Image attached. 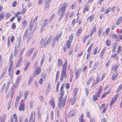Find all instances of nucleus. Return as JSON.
<instances>
[{"instance_id":"obj_18","label":"nucleus","mask_w":122,"mask_h":122,"mask_svg":"<svg viewBox=\"0 0 122 122\" xmlns=\"http://www.w3.org/2000/svg\"><path fill=\"white\" fill-rule=\"evenodd\" d=\"M97 30L96 27L95 26L91 30L90 32V36L91 37L94 33Z\"/></svg>"},{"instance_id":"obj_19","label":"nucleus","mask_w":122,"mask_h":122,"mask_svg":"<svg viewBox=\"0 0 122 122\" xmlns=\"http://www.w3.org/2000/svg\"><path fill=\"white\" fill-rule=\"evenodd\" d=\"M57 64L59 67L61 66L63 64V62L61 59L60 58L58 59Z\"/></svg>"},{"instance_id":"obj_33","label":"nucleus","mask_w":122,"mask_h":122,"mask_svg":"<svg viewBox=\"0 0 122 122\" xmlns=\"http://www.w3.org/2000/svg\"><path fill=\"white\" fill-rule=\"evenodd\" d=\"M6 117L4 116L3 117H0V122H5Z\"/></svg>"},{"instance_id":"obj_61","label":"nucleus","mask_w":122,"mask_h":122,"mask_svg":"<svg viewBox=\"0 0 122 122\" xmlns=\"http://www.w3.org/2000/svg\"><path fill=\"white\" fill-rule=\"evenodd\" d=\"M121 46H118V53H120L121 51Z\"/></svg>"},{"instance_id":"obj_30","label":"nucleus","mask_w":122,"mask_h":122,"mask_svg":"<svg viewBox=\"0 0 122 122\" xmlns=\"http://www.w3.org/2000/svg\"><path fill=\"white\" fill-rule=\"evenodd\" d=\"M82 28L80 27L79 29L77 30L76 33V36H78L81 32V31L82 30Z\"/></svg>"},{"instance_id":"obj_16","label":"nucleus","mask_w":122,"mask_h":122,"mask_svg":"<svg viewBox=\"0 0 122 122\" xmlns=\"http://www.w3.org/2000/svg\"><path fill=\"white\" fill-rule=\"evenodd\" d=\"M34 50V48L33 47L30 49L28 51L27 53L26 56L28 57L30 56L33 52Z\"/></svg>"},{"instance_id":"obj_24","label":"nucleus","mask_w":122,"mask_h":122,"mask_svg":"<svg viewBox=\"0 0 122 122\" xmlns=\"http://www.w3.org/2000/svg\"><path fill=\"white\" fill-rule=\"evenodd\" d=\"M94 17V16H93V15H92L87 18V20H89L90 22H91L93 20Z\"/></svg>"},{"instance_id":"obj_41","label":"nucleus","mask_w":122,"mask_h":122,"mask_svg":"<svg viewBox=\"0 0 122 122\" xmlns=\"http://www.w3.org/2000/svg\"><path fill=\"white\" fill-rule=\"evenodd\" d=\"M80 122H85L84 120L83 119V114H82L81 115L80 118V120H79Z\"/></svg>"},{"instance_id":"obj_58","label":"nucleus","mask_w":122,"mask_h":122,"mask_svg":"<svg viewBox=\"0 0 122 122\" xmlns=\"http://www.w3.org/2000/svg\"><path fill=\"white\" fill-rule=\"evenodd\" d=\"M102 30L101 28L99 29L98 31V35L99 37H100L101 36V35L102 32Z\"/></svg>"},{"instance_id":"obj_10","label":"nucleus","mask_w":122,"mask_h":122,"mask_svg":"<svg viewBox=\"0 0 122 122\" xmlns=\"http://www.w3.org/2000/svg\"><path fill=\"white\" fill-rule=\"evenodd\" d=\"M118 96L119 94H117L112 98L110 102L111 105H112L113 103H114L115 102L117 99L118 98Z\"/></svg>"},{"instance_id":"obj_15","label":"nucleus","mask_w":122,"mask_h":122,"mask_svg":"<svg viewBox=\"0 0 122 122\" xmlns=\"http://www.w3.org/2000/svg\"><path fill=\"white\" fill-rule=\"evenodd\" d=\"M25 104L22 103L19 106V110L20 111H24L25 109Z\"/></svg>"},{"instance_id":"obj_12","label":"nucleus","mask_w":122,"mask_h":122,"mask_svg":"<svg viewBox=\"0 0 122 122\" xmlns=\"http://www.w3.org/2000/svg\"><path fill=\"white\" fill-rule=\"evenodd\" d=\"M75 110L74 109L71 110L69 113L68 116L69 117H72L75 114Z\"/></svg>"},{"instance_id":"obj_39","label":"nucleus","mask_w":122,"mask_h":122,"mask_svg":"<svg viewBox=\"0 0 122 122\" xmlns=\"http://www.w3.org/2000/svg\"><path fill=\"white\" fill-rule=\"evenodd\" d=\"M29 31V29L28 28H27L26 30L25 33L23 37H25V38L26 37V36H27L28 32Z\"/></svg>"},{"instance_id":"obj_17","label":"nucleus","mask_w":122,"mask_h":122,"mask_svg":"<svg viewBox=\"0 0 122 122\" xmlns=\"http://www.w3.org/2000/svg\"><path fill=\"white\" fill-rule=\"evenodd\" d=\"M7 70V68H5L3 70V72L0 76V79H1L5 75Z\"/></svg>"},{"instance_id":"obj_44","label":"nucleus","mask_w":122,"mask_h":122,"mask_svg":"<svg viewBox=\"0 0 122 122\" xmlns=\"http://www.w3.org/2000/svg\"><path fill=\"white\" fill-rule=\"evenodd\" d=\"M122 89V85L121 84L119 86L116 92H119Z\"/></svg>"},{"instance_id":"obj_31","label":"nucleus","mask_w":122,"mask_h":122,"mask_svg":"<svg viewBox=\"0 0 122 122\" xmlns=\"http://www.w3.org/2000/svg\"><path fill=\"white\" fill-rule=\"evenodd\" d=\"M60 91V96L59 98H60V99H62L63 96L64 94V93L63 90H61V91Z\"/></svg>"},{"instance_id":"obj_51","label":"nucleus","mask_w":122,"mask_h":122,"mask_svg":"<svg viewBox=\"0 0 122 122\" xmlns=\"http://www.w3.org/2000/svg\"><path fill=\"white\" fill-rule=\"evenodd\" d=\"M64 62H65L64 64L63 65V67H67V60L65 59L64 60Z\"/></svg>"},{"instance_id":"obj_20","label":"nucleus","mask_w":122,"mask_h":122,"mask_svg":"<svg viewBox=\"0 0 122 122\" xmlns=\"http://www.w3.org/2000/svg\"><path fill=\"white\" fill-rule=\"evenodd\" d=\"M118 76V74L116 73L114 74L112 76V80L115 81L116 80Z\"/></svg>"},{"instance_id":"obj_34","label":"nucleus","mask_w":122,"mask_h":122,"mask_svg":"<svg viewBox=\"0 0 122 122\" xmlns=\"http://www.w3.org/2000/svg\"><path fill=\"white\" fill-rule=\"evenodd\" d=\"M37 51H36L34 52V54H33L32 58L31 59V61H33L35 58V57L37 56Z\"/></svg>"},{"instance_id":"obj_42","label":"nucleus","mask_w":122,"mask_h":122,"mask_svg":"<svg viewBox=\"0 0 122 122\" xmlns=\"http://www.w3.org/2000/svg\"><path fill=\"white\" fill-rule=\"evenodd\" d=\"M102 89L103 87H102L101 86H100L98 89V92L96 93L97 94H98V93H99V95H100V93L102 91Z\"/></svg>"},{"instance_id":"obj_45","label":"nucleus","mask_w":122,"mask_h":122,"mask_svg":"<svg viewBox=\"0 0 122 122\" xmlns=\"http://www.w3.org/2000/svg\"><path fill=\"white\" fill-rule=\"evenodd\" d=\"M50 102L53 108L55 107L54 102V100L52 99L50 101Z\"/></svg>"},{"instance_id":"obj_59","label":"nucleus","mask_w":122,"mask_h":122,"mask_svg":"<svg viewBox=\"0 0 122 122\" xmlns=\"http://www.w3.org/2000/svg\"><path fill=\"white\" fill-rule=\"evenodd\" d=\"M92 81V78L91 77L90 78L89 80L87 82V84L88 85H89V84Z\"/></svg>"},{"instance_id":"obj_52","label":"nucleus","mask_w":122,"mask_h":122,"mask_svg":"<svg viewBox=\"0 0 122 122\" xmlns=\"http://www.w3.org/2000/svg\"><path fill=\"white\" fill-rule=\"evenodd\" d=\"M50 117L51 119L52 120H53V111H52L51 113Z\"/></svg>"},{"instance_id":"obj_21","label":"nucleus","mask_w":122,"mask_h":122,"mask_svg":"<svg viewBox=\"0 0 122 122\" xmlns=\"http://www.w3.org/2000/svg\"><path fill=\"white\" fill-rule=\"evenodd\" d=\"M51 0H48L45 3L46 5L45 6V8H47L49 7V5L50 3Z\"/></svg>"},{"instance_id":"obj_26","label":"nucleus","mask_w":122,"mask_h":122,"mask_svg":"<svg viewBox=\"0 0 122 122\" xmlns=\"http://www.w3.org/2000/svg\"><path fill=\"white\" fill-rule=\"evenodd\" d=\"M30 64V62H28L26 64L24 69V71H26L28 68Z\"/></svg>"},{"instance_id":"obj_43","label":"nucleus","mask_w":122,"mask_h":122,"mask_svg":"<svg viewBox=\"0 0 122 122\" xmlns=\"http://www.w3.org/2000/svg\"><path fill=\"white\" fill-rule=\"evenodd\" d=\"M31 22H30L29 26V28L30 31L32 30L34 26L33 24H32L31 23Z\"/></svg>"},{"instance_id":"obj_32","label":"nucleus","mask_w":122,"mask_h":122,"mask_svg":"<svg viewBox=\"0 0 122 122\" xmlns=\"http://www.w3.org/2000/svg\"><path fill=\"white\" fill-rule=\"evenodd\" d=\"M18 52V48H17L15 46V47L14 50V56H15L17 54Z\"/></svg>"},{"instance_id":"obj_60","label":"nucleus","mask_w":122,"mask_h":122,"mask_svg":"<svg viewBox=\"0 0 122 122\" xmlns=\"http://www.w3.org/2000/svg\"><path fill=\"white\" fill-rule=\"evenodd\" d=\"M86 116L89 118H90V112L89 111H87L86 112Z\"/></svg>"},{"instance_id":"obj_1","label":"nucleus","mask_w":122,"mask_h":122,"mask_svg":"<svg viewBox=\"0 0 122 122\" xmlns=\"http://www.w3.org/2000/svg\"><path fill=\"white\" fill-rule=\"evenodd\" d=\"M67 96L66 95L64 97L63 99H59L58 102V107L61 109L63 108L65 105V102L66 101Z\"/></svg>"},{"instance_id":"obj_23","label":"nucleus","mask_w":122,"mask_h":122,"mask_svg":"<svg viewBox=\"0 0 122 122\" xmlns=\"http://www.w3.org/2000/svg\"><path fill=\"white\" fill-rule=\"evenodd\" d=\"M71 42H70L69 40H67L66 42V47L68 48H69L71 46Z\"/></svg>"},{"instance_id":"obj_2","label":"nucleus","mask_w":122,"mask_h":122,"mask_svg":"<svg viewBox=\"0 0 122 122\" xmlns=\"http://www.w3.org/2000/svg\"><path fill=\"white\" fill-rule=\"evenodd\" d=\"M67 6V3L66 2L63 4L62 7L58 10V13L59 15H63L64 14Z\"/></svg>"},{"instance_id":"obj_54","label":"nucleus","mask_w":122,"mask_h":122,"mask_svg":"<svg viewBox=\"0 0 122 122\" xmlns=\"http://www.w3.org/2000/svg\"><path fill=\"white\" fill-rule=\"evenodd\" d=\"M76 23V20L75 19H74L72 21L71 23V25L72 26H73L75 25Z\"/></svg>"},{"instance_id":"obj_37","label":"nucleus","mask_w":122,"mask_h":122,"mask_svg":"<svg viewBox=\"0 0 122 122\" xmlns=\"http://www.w3.org/2000/svg\"><path fill=\"white\" fill-rule=\"evenodd\" d=\"M89 35L85 36L83 40V43H85L86 40L89 38Z\"/></svg>"},{"instance_id":"obj_25","label":"nucleus","mask_w":122,"mask_h":122,"mask_svg":"<svg viewBox=\"0 0 122 122\" xmlns=\"http://www.w3.org/2000/svg\"><path fill=\"white\" fill-rule=\"evenodd\" d=\"M15 91V89H14V86H12L11 92V95L10 97L12 98L13 97L14 94V92Z\"/></svg>"},{"instance_id":"obj_11","label":"nucleus","mask_w":122,"mask_h":122,"mask_svg":"<svg viewBox=\"0 0 122 122\" xmlns=\"http://www.w3.org/2000/svg\"><path fill=\"white\" fill-rule=\"evenodd\" d=\"M32 120V122H35V118L34 117H33L32 112H31L29 120V122H31Z\"/></svg>"},{"instance_id":"obj_38","label":"nucleus","mask_w":122,"mask_h":122,"mask_svg":"<svg viewBox=\"0 0 122 122\" xmlns=\"http://www.w3.org/2000/svg\"><path fill=\"white\" fill-rule=\"evenodd\" d=\"M94 44V42H92L89 48H88L87 50V52L88 53H89L90 51L91 50V48L93 46V45Z\"/></svg>"},{"instance_id":"obj_47","label":"nucleus","mask_w":122,"mask_h":122,"mask_svg":"<svg viewBox=\"0 0 122 122\" xmlns=\"http://www.w3.org/2000/svg\"><path fill=\"white\" fill-rule=\"evenodd\" d=\"M22 43V40L21 38H20L19 39L18 45V48H19L21 45Z\"/></svg>"},{"instance_id":"obj_35","label":"nucleus","mask_w":122,"mask_h":122,"mask_svg":"<svg viewBox=\"0 0 122 122\" xmlns=\"http://www.w3.org/2000/svg\"><path fill=\"white\" fill-rule=\"evenodd\" d=\"M106 45L107 46H109L111 44V41L109 39L107 40L106 42Z\"/></svg>"},{"instance_id":"obj_28","label":"nucleus","mask_w":122,"mask_h":122,"mask_svg":"<svg viewBox=\"0 0 122 122\" xmlns=\"http://www.w3.org/2000/svg\"><path fill=\"white\" fill-rule=\"evenodd\" d=\"M77 99V96H74V97L73 98L72 100L71 101V105H74L76 99Z\"/></svg>"},{"instance_id":"obj_29","label":"nucleus","mask_w":122,"mask_h":122,"mask_svg":"<svg viewBox=\"0 0 122 122\" xmlns=\"http://www.w3.org/2000/svg\"><path fill=\"white\" fill-rule=\"evenodd\" d=\"M78 88H75L73 90V93L74 94V96H76V95L78 92Z\"/></svg>"},{"instance_id":"obj_63","label":"nucleus","mask_w":122,"mask_h":122,"mask_svg":"<svg viewBox=\"0 0 122 122\" xmlns=\"http://www.w3.org/2000/svg\"><path fill=\"white\" fill-rule=\"evenodd\" d=\"M119 64L114 67V69L115 71V72H116L117 70L118 69V68L119 67Z\"/></svg>"},{"instance_id":"obj_49","label":"nucleus","mask_w":122,"mask_h":122,"mask_svg":"<svg viewBox=\"0 0 122 122\" xmlns=\"http://www.w3.org/2000/svg\"><path fill=\"white\" fill-rule=\"evenodd\" d=\"M5 15L3 13L0 14V21H1L4 18Z\"/></svg>"},{"instance_id":"obj_40","label":"nucleus","mask_w":122,"mask_h":122,"mask_svg":"<svg viewBox=\"0 0 122 122\" xmlns=\"http://www.w3.org/2000/svg\"><path fill=\"white\" fill-rule=\"evenodd\" d=\"M22 95L21 94H19V96H17L16 97L15 101L18 102L22 97Z\"/></svg>"},{"instance_id":"obj_55","label":"nucleus","mask_w":122,"mask_h":122,"mask_svg":"<svg viewBox=\"0 0 122 122\" xmlns=\"http://www.w3.org/2000/svg\"><path fill=\"white\" fill-rule=\"evenodd\" d=\"M112 10V9L111 8H109L107 9L105 12V14H107L108 12Z\"/></svg>"},{"instance_id":"obj_13","label":"nucleus","mask_w":122,"mask_h":122,"mask_svg":"<svg viewBox=\"0 0 122 122\" xmlns=\"http://www.w3.org/2000/svg\"><path fill=\"white\" fill-rule=\"evenodd\" d=\"M47 21V19H45V20H44L41 26V32H42L43 30H44L45 27V26L46 25V24Z\"/></svg>"},{"instance_id":"obj_6","label":"nucleus","mask_w":122,"mask_h":122,"mask_svg":"<svg viewBox=\"0 0 122 122\" xmlns=\"http://www.w3.org/2000/svg\"><path fill=\"white\" fill-rule=\"evenodd\" d=\"M43 38H42L40 42V45L41 48H43L45 47L46 45H47L46 43L47 40L45 39L43 41Z\"/></svg>"},{"instance_id":"obj_53","label":"nucleus","mask_w":122,"mask_h":122,"mask_svg":"<svg viewBox=\"0 0 122 122\" xmlns=\"http://www.w3.org/2000/svg\"><path fill=\"white\" fill-rule=\"evenodd\" d=\"M10 15L9 13H5V17L6 19H8L9 18H10Z\"/></svg>"},{"instance_id":"obj_4","label":"nucleus","mask_w":122,"mask_h":122,"mask_svg":"<svg viewBox=\"0 0 122 122\" xmlns=\"http://www.w3.org/2000/svg\"><path fill=\"white\" fill-rule=\"evenodd\" d=\"M25 49V48L24 47L21 50L19 55V59L17 63V64L18 65L20 64L23 59V57L22 56L24 51Z\"/></svg>"},{"instance_id":"obj_48","label":"nucleus","mask_w":122,"mask_h":122,"mask_svg":"<svg viewBox=\"0 0 122 122\" xmlns=\"http://www.w3.org/2000/svg\"><path fill=\"white\" fill-rule=\"evenodd\" d=\"M110 28H107L105 30V32L107 36L110 31Z\"/></svg>"},{"instance_id":"obj_56","label":"nucleus","mask_w":122,"mask_h":122,"mask_svg":"<svg viewBox=\"0 0 122 122\" xmlns=\"http://www.w3.org/2000/svg\"><path fill=\"white\" fill-rule=\"evenodd\" d=\"M12 103V102L11 101H10L9 102L8 105V109L9 110L10 108L11 107V104Z\"/></svg>"},{"instance_id":"obj_9","label":"nucleus","mask_w":122,"mask_h":122,"mask_svg":"<svg viewBox=\"0 0 122 122\" xmlns=\"http://www.w3.org/2000/svg\"><path fill=\"white\" fill-rule=\"evenodd\" d=\"M100 95H99V93L97 94L96 93L95 95H93V96L92 99L93 102H95L98 99V98L99 97Z\"/></svg>"},{"instance_id":"obj_7","label":"nucleus","mask_w":122,"mask_h":122,"mask_svg":"<svg viewBox=\"0 0 122 122\" xmlns=\"http://www.w3.org/2000/svg\"><path fill=\"white\" fill-rule=\"evenodd\" d=\"M41 67H40L38 68H37L35 69V70L34 72V75L37 76L39 75L41 72Z\"/></svg>"},{"instance_id":"obj_50","label":"nucleus","mask_w":122,"mask_h":122,"mask_svg":"<svg viewBox=\"0 0 122 122\" xmlns=\"http://www.w3.org/2000/svg\"><path fill=\"white\" fill-rule=\"evenodd\" d=\"M13 117L15 119V122H18L16 115L15 114L13 115Z\"/></svg>"},{"instance_id":"obj_22","label":"nucleus","mask_w":122,"mask_h":122,"mask_svg":"<svg viewBox=\"0 0 122 122\" xmlns=\"http://www.w3.org/2000/svg\"><path fill=\"white\" fill-rule=\"evenodd\" d=\"M99 64V63L98 62H96L93 66V68L91 70V71H94L98 67Z\"/></svg>"},{"instance_id":"obj_14","label":"nucleus","mask_w":122,"mask_h":122,"mask_svg":"<svg viewBox=\"0 0 122 122\" xmlns=\"http://www.w3.org/2000/svg\"><path fill=\"white\" fill-rule=\"evenodd\" d=\"M29 93V92L28 91H25L24 93L23 99L25 101L28 97Z\"/></svg>"},{"instance_id":"obj_64","label":"nucleus","mask_w":122,"mask_h":122,"mask_svg":"<svg viewBox=\"0 0 122 122\" xmlns=\"http://www.w3.org/2000/svg\"><path fill=\"white\" fill-rule=\"evenodd\" d=\"M12 28L13 29H15L16 28V25L14 23H13L12 25Z\"/></svg>"},{"instance_id":"obj_8","label":"nucleus","mask_w":122,"mask_h":122,"mask_svg":"<svg viewBox=\"0 0 122 122\" xmlns=\"http://www.w3.org/2000/svg\"><path fill=\"white\" fill-rule=\"evenodd\" d=\"M81 68H79L77 71L75 73V75L76 77V79H77L79 77L80 74L81 72Z\"/></svg>"},{"instance_id":"obj_27","label":"nucleus","mask_w":122,"mask_h":122,"mask_svg":"<svg viewBox=\"0 0 122 122\" xmlns=\"http://www.w3.org/2000/svg\"><path fill=\"white\" fill-rule=\"evenodd\" d=\"M52 35H51V36H50L49 38H48V40H47V42H46V43H47V45H48V44H49L51 42V39H52Z\"/></svg>"},{"instance_id":"obj_3","label":"nucleus","mask_w":122,"mask_h":122,"mask_svg":"<svg viewBox=\"0 0 122 122\" xmlns=\"http://www.w3.org/2000/svg\"><path fill=\"white\" fill-rule=\"evenodd\" d=\"M66 69L67 67L62 66L60 77V80L61 81L63 80L64 77L65 79H66L67 77V75L66 74Z\"/></svg>"},{"instance_id":"obj_5","label":"nucleus","mask_w":122,"mask_h":122,"mask_svg":"<svg viewBox=\"0 0 122 122\" xmlns=\"http://www.w3.org/2000/svg\"><path fill=\"white\" fill-rule=\"evenodd\" d=\"M62 34V32L60 33L58 35L56 36L53 37L52 40V46H54L57 40L58 41L59 38L61 37Z\"/></svg>"},{"instance_id":"obj_46","label":"nucleus","mask_w":122,"mask_h":122,"mask_svg":"<svg viewBox=\"0 0 122 122\" xmlns=\"http://www.w3.org/2000/svg\"><path fill=\"white\" fill-rule=\"evenodd\" d=\"M98 47L97 46L96 47V48L94 50V51L93 54L94 55H95L96 54H97L99 52V51H98Z\"/></svg>"},{"instance_id":"obj_62","label":"nucleus","mask_w":122,"mask_h":122,"mask_svg":"<svg viewBox=\"0 0 122 122\" xmlns=\"http://www.w3.org/2000/svg\"><path fill=\"white\" fill-rule=\"evenodd\" d=\"M27 24V21L26 20H25L24 21L22 26H24V27H25L26 25Z\"/></svg>"},{"instance_id":"obj_36","label":"nucleus","mask_w":122,"mask_h":122,"mask_svg":"<svg viewBox=\"0 0 122 122\" xmlns=\"http://www.w3.org/2000/svg\"><path fill=\"white\" fill-rule=\"evenodd\" d=\"M107 48L106 47H105L102 50L101 52L100 53V56H101V58H102V56L104 52Z\"/></svg>"},{"instance_id":"obj_57","label":"nucleus","mask_w":122,"mask_h":122,"mask_svg":"<svg viewBox=\"0 0 122 122\" xmlns=\"http://www.w3.org/2000/svg\"><path fill=\"white\" fill-rule=\"evenodd\" d=\"M73 37L72 34H71L69 37V40L70 42H72L73 40Z\"/></svg>"}]
</instances>
